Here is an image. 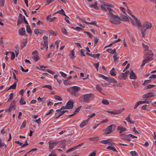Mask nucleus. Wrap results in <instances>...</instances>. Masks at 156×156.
Listing matches in <instances>:
<instances>
[{
  "instance_id": "nucleus-4",
  "label": "nucleus",
  "mask_w": 156,
  "mask_h": 156,
  "mask_svg": "<svg viewBox=\"0 0 156 156\" xmlns=\"http://www.w3.org/2000/svg\"><path fill=\"white\" fill-rule=\"evenodd\" d=\"M112 125L114 126L113 125H110L107 127L106 129L105 130L104 133L105 135L110 134L114 130V129H112Z\"/></svg>"
},
{
  "instance_id": "nucleus-62",
  "label": "nucleus",
  "mask_w": 156,
  "mask_h": 156,
  "mask_svg": "<svg viewBox=\"0 0 156 156\" xmlns=\"http://www.w3.org/2000/svg\"><path fill=\"white\" fill-rule=\"evenodd\" d=\"M60 41V40H57L55 42V44L56 45V48H57L58 47L59 42Z\"/></svg>"
},
{
  "instance_id": "nucleus-10",
  "label": "nucleus",
  "mask_w": 156,
  "mask_h": 156,
  "mask_svg": "<svg viewBox=\"0 0 156 156\" xmlns=\"http://www.w3.org/2000/svg\"><path fill=\"white\" fill-rule=\"evenodd\" d=\"M117 130L120 134L121 133L123 132L126 131L127 130L126 128L122 126H118L117 127Z\"/></svg>"
},
{
  "instance_id": "nucleus-5",
  "label": "nucleus",
  "mask_w": 156,
  "mask_h": 156,
  "mask_svg": "<svg viewBox=\"0 0 156 156\" xmlns=\"http://www.w3.org/2000/svg\"><path fill=\"white\" fill-rule=\"evenodd\" d=\"M58 143V142L55 141L48 142L49 150L51 151L57 145Z\"/></svg>"
},
{
  "instance_id": "nucleus-16",
  "label": "nucleus",
  "mask_w": 156,
  "mask_h": 156,
  "mask_svg": "<svg viewBox=\"0 0 156 156\" xmlns=\"http://www.w3.org/2000/svg\"><path fill=\"white\" fill-rule=\"evenodd\" d=\"M18 31L19 34L20 35L22 36H23L25 34V29L23 27H21L19 29Z\"/></svg>"
},
{
  "instance_id": "nucleus-3",
  "label": "nucleus",
  "mask_w": 156,
  "mask_h": 156,
  "mask_svg": "<svg viewBox=\"0 0 156 156\" xmlns=\"http://www.w3.org/2000/svg\"><path fill=\"white\" fill-rule=\"evenodd\" d=\"M110 21L111 23L116 25L120 23V20L118 15H113L110 17Z\"/></svg>"
},
{
  "instance_id": "nucleus-11",
  "label": "nucleus",
  "mask_w": 156,
  "mask_h": 156,
  "mask_svg": "<svg viewBox=\"0 0 156 156\" xmlns=\"http://www.w3.org/2000/svg\"><path fill=\"white\" fill-rule=\"evenodd\" d=\"M34 32L36 34H43L46 33L45 31L41 29H35Z\"/></svg>"
},
{
  "instance_id": "nucleus-57",
  "label": "nucleus",
  "mask_w": 156,
  "mask_h": 156,
  "mask_svg": "<svg viewBox=\"0 0 156 156\" xmlns=\"http://www.w3.org/2000/svg\"><path fill=\"white\" fill-rule=\"evenodd\" d=\"M34 122H36L39 126L41 122V118H39L37 119H35L34 120Z\"/></svg>"
},
{
  "instance_id": "nucleus-12",
  "label": "nucleus",
  "mask_w": 156,
  "mask_h": 156,
  "mask_svg": "<svg viewBox=\"0 0 156 156\" xmlns=\"http://www.w3.org/2000/svg\"><path fill=\"white\" fill-rule=\"evenodd\" d=\"M73 107V102L71 101H68L66 103V108L67 109H72Z\"/></svg>"
},
{
  "instance_id": "nucleus-64",
  "label": "nucleus",
  "mask_w": 156,
  "mask_h": 156,
  "mask_svg": "<svg viewBox=\"0 0 156 156\" xmlns=\"http://www.w3.org/2000/svg\"><path fill=\"white\" fill-rule=\"evenodd\" d=\"M155 85H154V84H151V85L148 84L147 85V88L151 89V88L152 87H155Z\"/></svg>"
},
{
  "instance_id": "nucleus-35",
  "label": "nucleus",
  "mask_w": 156,
  "mask_h": 156,
  "mask_svg": "<svg viewBox=\"0 0 156 156\" xmlns=\"http://www.w3.org/2000/svg\"><path fill=\"white\" fill-rule=\"evenodd\" d=\"M152 102V101L151 100H146L145 101H141V104H149L151 103Z\"/></svg>"
},
{
  "instance_id": "nucleus-59",
  "label": "nucleus",
  "mask_w": 156,
  "mask_h": 156,
  "mask_svg": "<svg viewBox=\"0 0 156 156\" xmlns=\"http://www.w3.org/2000/svg\"><path fill=\"white\" fill-rule=\"evenodd\" d=\"M132 84L135 88H137L139 87V85L135 81L133 82H132Z\"/></svg>"
},
{
  "instance_id": "nucleus-24",
  "label": "nucleus",
  "mask_w": 156,
  "mask_h": 156,
  "mask_svg": "<svg viewBox=\"0 0 156 156\" xmlns=\"http://www.w3.org/2000/svg\"><path fill=\"white\" fill-rule=\"evenodd\" d=\"M106 51L111 54L116 53V49H112L111 48H108L106 50Z\"/></svg>"
},
{
  "instance_id": "nucleus-17",
  "label": "nucleus",
  "mask_w": 156,
  "mask_h": 156,
  "mask_svg": "<svg viewBox=\"0 0 156 156\" xmlns=\"http://www.w3.org/2000/svg\"><path fill=\"white\" fill-rule=\"evenodd\" d=\"M89 6L94 9H98V3L97 2H95L94 4H90Z\"/></svg>"
},
{
  "instance_id": "nucleus-58",
  "label": "nucleus",
  "mask_w": 156,
  "mask_h": 156,
  "mask_svg": "<svg viewBox=\"0 0 156 156\" xmlns=\"http://www.w3.org/2000/svg\"><path fill=\"white\" fill-rule=\"evenodd\" d=\"M141 101H139L137 102L136 104V105L134 107V109H136L138 107V106L140 104H141Z\"/></svg>"
},
{
  "instance_id": "nucleus-13",
  "label": "nucleus",
  "mask_w": 156,
  "mask_h": 156,
  "mask_svg": "<svg viewBox=\"0 0 156 156\" xmlns=\"http://www.w3.org/2000/svg\"><path fill=\"white\" fill-rule=\"evenodd\" d=\"M152 27V24L148 22H145L144 23V27L146 28V29H150Z\"/></svg>"
},
{
  "instance_id": "nucleus-47",
  "label": "nucleus",
  "mask_w": 156,
  "mask_h": 156,
  "mask_svg": "<svg viewBox=\"0 0 156 156\" xmlns=\"http://www.w3.org/2000/svg\"><path fill=\"white\" fill-rule=\"evenodd\" d=\"M96 89L97 90L99 91L100 92L102 93L101 91V88L100 86L99 85H97L96 86Z\"/></svg>"
},
{
  "instance_id": "nucleus-44",
  "label": "nucleus",
  "mask_w": 156,
  "mask_h": 156,
  "mask_svg": "<svg viewBox=\"0 0 156 156\" xmlns=\"http://www.w3.org/2000/svg\"><path fill=\"white\" fill-rule=\"evenodd\" d=\"M48 40L44 41V46L46 48V49H48Z\"/></svg>"
},
{
  "instance_id": "nucleus-33",
  "label": "nucleus",
  "mask_w": 156,
  "mask_h": 156,
  "mask_svg": "<svg viewBox=\"0 0 156 156\" xmlns=\"http://www.w3.org/2000/svg\"><path fill=\"white\" fill-rule=\"evenodd\" d=\"M33 58L34 61H37L40 59L39 57L38 56V55H34L33 57Z\"/></svg>"
},
{
  "instance_id": "nucleus-31",
  "label": "nucleus",
  "mask_w": 156,
  "mask_h": 156,
  "mask_svg": "<svg viewBox=\"0 0 156 156\" xmlns=\"http://www.w3.org/2000/svg\"><path fill=\"white\" fill-rule=\"evenodd\" d=\"M107 148L108 149L112 150L113 151H114L117 152V151L116 150V149L115 147L113 146H108L107 147Z\"/></svg>"
},
{
  "instance_id": "nucleus-19",
  "label": "nucleus",
  "mask_w": 156,
  "mask_h": 156,
  "mask_svg": "<svg viewBox=\"0 0 156 156\" xmlns=\"http://www.w3.org/2000/svg\"><path fill=\"white\" fill-rule=\"evenodd\" d=\"M110 140L109 139H108L106 140H102L100 142L103 144H109L112 145L113 143L112 142H109Z\"/></svg>"
},
{
  "instance_id": "nucleus-38",
  "label": "nucleus",
  "mask_w": 156,
  "mask_h": 156,
  "mask_svg": "<svg viewBox=\"0 0 156 156\" xmlns=\"http://www.w3.org/2000/svg\"><path fill=\"white\" fill-rule=\"evenodd\" d=\"M134 20L136 21V23L137 24V25L138 27H140L141 26L140 23L139 21L138 20L136 17H135Z\"/></svg>"
},
{
  "instance_id": "nucleus-26",
  "label": "nucleus",
  "mask_w": 156,
  "mask_h": 156,
  "mask_svg": "<svg viewBox=\"0 0 156 156\" xmlns=\"http://www.w3.org/2000/svg\"><path fill=\"white\" fill-rule=\"evenodd\" d=\"M63 111H61L60 112H57L55 114V116L56 118H58L64 114Z\"/></svg>"
},
{
  "instance_id": "nucleus-29",
  "label": "nucleus",
  "mask_w": 156,
  "mask_h": 156,
  "mask_svg": "<svg viewBox=\"0 0 156 156\" xmlns=\"http://www.w3.org/2000/svg\"><path fill=\"white\" fill-rule=\"evenodd\" d=\"M149 62H150V61H149L148 59L145 57L144 59V60L143 61V63L141 65V66H144L147 63Z\"/></svg>"
},
{
  "instance_id": "nucleus-37",
  "label": "nucleus",
  "mask_w": 156,
  "mask_h": 156,
  "mask_svg": "<svg viewBox=\"0 0 156 156\" xmlns=\"http://www.w3.org/2000/svg\"><path fill=\"white\" fill-rule=\"evenodd\" d=\"M26 120H24V121H23V123L21 125V126L20 128V129H21L25 127L26 126Z\"/></svg>"
},
{
  "instance_id": "nucleus-27",
  "label": "nucleus",
  "mask_w": 156,
  "mask_h": 156,
  "mask_svg": "<svg viewBox=\"0 0 156 156\" xmlns=\"http://www.w3.org/2000/svg\"><path fill=\"white\" fill-rule=\"evenodd\" d=\"M17 85V82H16L14 83V84L10 86V87L8 88V90H9L11 89H16Z\"/></svg>"
},
{
  "instance_id": "nucleus-51",
  "label": "nucleus",
  "mask_w": 156,
  "mask_h": 156,
  "mask_svg": "<svg viewBox=\"0 0 156 156\" xmlns=\"http://www.w3.org/2000/svg\"><path fill=\"white\" fill-rule=\"evenodd\" d=\"M130 153L133 156H138V154L135 151H131Z\"/></svg>"
},
{
  "instance_id": "nucleus-20",
  "label": "nucleus",
  "mask_w": 156,
  "mask_h": 156,
  "mask_svg": "<svg viewBox=\"0 0 156 156\" xmlns=\"http://www.w3.org/2000/svg\"><path fill=\"white\" fill-rule=\"evenodd\" d=\"M124 110V108H122L119 110L114 111V115L119 114L123 112Z\"/></svg>"
},
{
  "instance_id": "nucleus-18",
  "label": "nucleus",
  "mask_w": 156,
  "mask_h": 156,
  "mask_svg": "<svg viewBox=\"0 0 156 156\" xmlns=\"http://www.w3.org/2000/svg\"><path fill=\"white\" fill-rule=\"evenodd\" d=\"M107 81L110 83H117V81L112 77H108Z\"/></svg>"
},
{
  "instance_id": "nucleus-42",
  "label": "nucleus",
  "mask_w": 156,
  "mask_h": 156,
  "mask_svg": "<svg viewBox=\"0 0 156 156\" xmlns=\"http://www.w3.org/2000/svg\"><path fill=\"white\" fill-rule=\"evenodd\" d=\"M37 100H40L41 102H45L46 100V99L45 98H41L40 97H39L37 98Z\"/></svg>"
},
{
  "instance_id": "nucleus-21",
  "label": "nucleus",
  "mask_w": 156,
  "mask_h": 156,
  "mask_svg": "<svg viewBox=\"0 0 156 156\" xmlns=\"http://www.w3.org/2000/svg\"><path fill=\"white\" fill-rule=\"evenodd\" d=\"M89 119L87 120H83L80 124V127H83L85 125H86L88 123V120Z\"/></svg>"
},
{
  "instance_id": "nucleus-25",
  "label": "nucleus",
  "mask_w": 156,
  "mask_h": 156,
  "mask_svg": "<svg viewBox=\"0 0 156 156\" xmlns=\"http://www.w3.org/2000/svg\"><path fill=\"white\" fill-rule=\"evenodd\" d=\"M110 74L112 76H115L116 75V73L115 71V69L114 68H113L110 70Z\"/></svg>"
},
{
  "instance_id": "nucleus-28",
  "label": "nucleus",
  "mask_w": 156,
  "mask_h": 156,
  "mask_svg": "<svg viewBox=\"0 0 156 156\" xmlns=\"http://www.w3.org/2000/svg\"><path fill=\"white\" fill-rule=\"evenodd\" d=\"M19 103L21 105H25L26 104L25 100L22 97L20 99L19 101Z\"/></svg>"
},
{
  "instance_id": "nucleus-50",
  "label": "nucleus",
  "mask_w": 156,
  "mask_h": 156,
  "mask_svg": "<svg viewBox=\"0 0 156 156\" xmlns=\"http://www.w3.org/2000/svg\"><path fill=\"white\" fill-rule=\"evenodd\" d=\"M62 32L65 34H67L68 33L64 27H62L61 29Z\"/></svg>"
},
{
  "instance_id": "nucleus-56",
  "label": "nucleus",
  "mask_w": 156,
  "mask_h": 156,
  "mask_svg": "<svg viewBox=\"0 0 156 156\" xmlns=\"http://www.w3.org/2000/svg\"><path fill=\"white\" fill-rule=\"evenodd\" d=\"M81 108V106H80L78 107H77L76 108L75 111V112H74V114H76L80 110Z\"/></svg>"
},
{
  "instance_id": "nucleus-48",
  "label": "nucleus",
  "mask_w": 156,
  "mask_h": 156,
  "mask_svg": "<svg viewBox=\"0 0 156 156\" xmlns=\"http://www.w3.org/2000/svg\"><path fill=\"white\" fill-rule=\"evenodd\" d=\"M146 30L144 29H143L141 30V32L142 34V37H144L146 35Z\"/></svg>"
},
{
  "instance_id": "nucleus-52",
  "label": "nucleus",
  "mask_w": 156,
  "mask_h": 156,
  "mask_svg": "<svg viewBox=\"0 0 156 156\" xmlns=\"http://www.w3.org/2000/svg\"><path fill=\"white\" fill-rule=\"evenodd\" d=\"M54 98L56 100L61 101L62 100V99L58 95H55L54 96Z\"/></svg>"
},
{
  "instance_id": "nucleus-41",
  "label": "nucleus",
  "mask_w": 156,
  "mask_h": 156,
  "mask_svg": "<svg viewBox=\"0 0 156 156\" xmlns=\"http://www.w3.org/2000/svg\"><path fill=\"white\" fill-rule=\"evenodd\" d=\"M42 87H46L49 89L50 90H52L53 89L52 86L49 85H45Z\"/></svg>"
},
{
  "instance_id": "nucleus-23",
  "label": "nucleus",
  "mask_w": 156,
  "mask_h": 156,
  "mask_svg": "<svg viewBox=\"0 0 156 156\" xmlns=\"http://www.w3.org/2000/svg\"><path fill=\"white\" fill-rule=\"evenodd\" d=\"M10 53L11 54V59L13 60L15 58V55L13 51L6 52L5 55H7L8 53Z\"/></svg>"
},
{
  "instance_id": "nucleus-34",
  "label": "nucleus",
  "mask_w": 156,
  "mask_h": 156,
  "mask_svg": "<svg viewBox=\"0 0 156 156\" xmlns=\"http://www.w3.org/2000/svg\"><path fill=\"white\" fill-rule=\"evenodd\" d=\"M27 32L28 33H29L30 34H31L32 33V30L30 27V26L27 25Z\"/></svg>"
},
{
  "instance_id": "nucleus-9",
  "label": "nucleus",
  "mask_w": 156,
  "mask_h": 156,
  "mask_svg": "<svg viewBox=\"0 0 156 156\" xmlns=\"http://www.w3.org/2000/svg\"><path fill=\"white\" fill-rule=\"evenodd\" d=\"M155 96V95L153 92H149L146 93L142 96V98H150Z\"/></svg>"
},
{
  "instance_id": "nucleus-54",
  "label": "nucleus",
  "mask_w": 156,
  "mask_h": 156,
  "mask_svg": "<svg viewBox=\"0 0 156 156\" xmlns=\"http://www.w3.org/2000/svg\"><path fill=\"white\" fill-rule=\"evenodd\" d=\"M76 147H75L70 148L66 151V153H68L72 151L75 150H76Z\"/></svg>"
},
{
  "instance_id": "nucleus-63",
  "label": "nucleus",
  "mask_w": 156,
  "mask_h": 156,
  "mask_svg": "<svg viewBox=\"0 0 156 156\" xmlns=\"http://www.w3.org/2000/svg\"><path fill=\"white\" fill-rule=\"evenodd\" d=\"M100 76L103 79L106 80V81H107V80L108 79V77H107L105 76H104L102 74H100Z\"/></svg>"
},
{
  "instance_id": "nucleus-36",
  "label": "nucleus",
  "mask_w": 156,
  "mask_h": 156,
  "mask_svg": "<svg viewBox=\"0 0 156 156\" xmlns=\"http://www.w3.org/2000/svg\"><path fill=\"white\" fill-rule=\"evenodd\" d=\"M100 55V54L99 53L96 54H92L91 57L94 58H98Z\"/></svg>"
},
{
  "instance_id": "nucleus-2",
  "label": "nucleus",
  "mask_w": 156,
  "mask_h": 156,
  "mask_svg": "<svg viewBox=\"0 0 156 156\" xmlns=\"http://www.w3.org/2000/svg\"><path fill=\"white\" fill-rule=\"evenodd\" d=\"M91 94H88L81 95L80 98L79 99L80 103H88L91 100Z\"/></svg>"
},
{
  "instance_id": "nucleus-30",
  "label": "nucleus",
  "mask_w": 156,
  "mask_h": 156,
  "mask_svg": "<svg viewBox=\"0 0 156 156\" xmlns=\"http://www.w3.org/2000/svg\"><path fill=\"white\" fill-rule=\"evenodd\" d=\"M149 62H150V61H149L148 59L145 57L144 59V60L143 61V63L141 65V66H144L147 63Z\"/></svg>"
},
{
  "instance_id": "nucleus-45",
  "label": "nucleus",
  "mask_w": 156,
  "mask_h": 156,
  "mask_svg": "<svg viewBox=\"0 0 156 156\" xmlns=\"http://www.w3.org/2000/svg\"><path fill=\"white\" fill-rule=\"evenodd\" d=\"M102 102L103 103V104L105 105H108L109 104L108 101L106 99H104L102 101Z\"/></svg>"
},
{
  "instance_id": "nucleus-7",
  "label": "nucleus",
  "mask_w": 156,
  "mask_h": 156,
  "mask_svg": "<svg viewBox=\"0 0 156 156\" xmlns=\"http://www.w3.org/2000/svg\"><path fill=\"white\" fill-rule=\"evenodd\" d=\"M129 70H127L125 73H122L120 75L118 76V78L120 79H124L125 80L128 74H129Z\"/></svg>"
},
{
  "instance_id": "nucleus-32",
  "label": "nucleus",
  "mask_w": 156,
  "mask_h": 156,
  "mask_svg": "<svg viewBox=\"0 0 156 156\" xmlns=\"http://www.w3.org/2000/svg\"><path fill=\"white\" fill-rule=\"evenodd\" d=\"M56 150H54L52 151L51 153L49 154L48 156H56V154H55V151Z\"/></svg>"
},
{
  "instance_id": "nucleus-1",
  "label": "nucleus",
  "mask_w": 156,
  "mask_h": 156,
  "mask_svg": "<svg viewBox=\"0 0 156 156\" xmlns=\"http://www.w3.org/2000/svg\"><path fill=\"white\" fill-rule=\"evenodd\" d=\"M80 90V87L77 86L72 87L67 89L68 92L75 97H78L79 96V94H77V92Z\"/></svg>"
},
{
  "instance_id": "nucleus-40",
  "label": "nucleus",
  "mask_w": 156,
  "mask_h": 156,
  "mask_svg": "<svg viewBox=\"0 0 156 156\" xmlns=\"http://www.w3.org/2000/svg\"><path fill=\"white\" fill-rule=\"evenodd\" d=\"M129 136H129V134L127 135L124 136L123 139L129 141H130L131 140V139L128 138Z\"/></svg>"
},
{
  "instance_id": "nucleus-15",
  "label": "nucleus",
  "mask_w": 156,
  "mask_h": 156,
  "mask_svg": "<svg viewBox=\"0 0 156 156\" xmlns=\"http://www.w3.org/2000/svg\"><path fill=\"white\" fill-rule=\"evenodd\" d=\"M129 73L130 79H136V75L133 70H131Z\"/></svg>"
},
{
  "instance_id": "nucleus-46",
  "label": "nucleus",
  "mask_w": 156,
  "mask_h": 156,
  "mask_svg": "<svg viewBox=\"0 0 156 156\" xmlns=\"http://www.w3.org/2000/svg\"><path fill=\"white\" fill-rule=\"evenodd\" d=\"M65 11L63 9H61L60 10H59L57 12H56V13H59L63 15L65 14Z\"/></svg>"
},
{
  "instance_id": "nucleus-6",
  "label": "nucleus",
  "mask_w": 156,
  "mask_h": 156,
  "mask_svg": "<svg viewBox=\"0 0 156 156\" xmlns=\"http://www.w3.org/2000/svg\"><path fill=\"white\" fill-rule=\"evenodd\" d=\"M25 17L20 13L19 14L18 17V20L17 22V25L21 24L23 23L24 20H25Z\"/></svg>"
},
{
  "instance_id": "nucleus-14",
  "label": "nucleus",
  "mask_w": 156,
  "mask_h": 156,
  "mask_svg": "<svg viewBox=\"0 0 156 156\" xmlns=\"http://www.w3.org/2000/svg\"><path fill=\"white\" fill-rule=\"evenodd\" d=\"M69 55L70 58L72 59H73L75 58L76 56L75 55V52L73 49L69 52Z\"/></svg>"
},
{
  "instance_id": "nucleus-49",
  "label": "nucleus",
  "mask_w": 156,
  "mask_h": 156,
  "mask_svg": "<svg viewBox=\"0 0 156 156\" xmlns=\"http://www.w3.org/2000/svg\"><path fill=\"white\" fill-rule=\"evenodd\" d=\"M105 6L108 7H112V8H114V6L112 4L107 3L105 5Z\"/></svg>"
},
{
  "instance_id": "nucleus-55",
  "label": "nucleus",
  "mask_w": 156,
  "mask_h": 156,
  "mask_svg": "<svg viewBox=\"0 0 156 156\" xmlns=\"http://www.w3.org/2000/svg\"><path fill=\"white\" fill-rule=\"evenodd\" d=\"M125 15V14L124 15L123 14L122 15V19H123V21H127L128 20V18L127 16Z\"/></svg>"
},
{
  "instance_id": "nucleus-22",
  "label": "nucleus",
  "mask_w": 156,
  "mask_h": 156,
  "mask_svg": "<svg viewBox=\"0 0 156 156\" xmlns=\"http://www.w3.org/2000/svg\"><path fill=\"white\" fill-rule=\"evenodd\" d=\"M107 9H108L109 12V13H107V14L109 16V17H110L114 14L112 12V10L110 8L108 7H106Z\"/></svg>"
},
{
  "instance_id": "nucleus-43",
  "label": "nucleus",
  "mask_w": 156,
  "mask_h": 156,
  "mask_svg": "<svg viewBox=\"0 0 156 156\" xmlns=\"http://www.w3.org/2000/svg\"><path fill=\"white\" fill-rule=\"evenodd\" d=\"M100 7L101 8V9L103 11L106 12H107V9L106 7H105L104 5H101L100 6Z\"/></svg>"
},
{
  "instance_id": "nucleus-8",
  "label": "nucleus",
  "mask_w": 156,
  "mask_h": 156,
  "mask_svg": "<svg viewBox=\"0 0 156 156\" xmlns=\"http://www.w3.org/2000/svg\"><path fill=\"white\" fill-rule=\"evenodd\" d=\"M147 54L145 56V58L148 59L149 61H151L153 60L152 57L153 54L151 50L148 51V52H147Z\"/></svg>"
},
{
  "instance_id": "nucleus-53",
  "label": "nucleus",
  "mask_w": 156,
  "mask_h": 156,
  "mask_svg": "<svg viewBox=\"0 0 156 156\" xmlns=\"http://www.w3.org/2000/svg\"><path fill=\"white\" fill-rule=\"evenodd\" d=\"M5 3V0H0V5L1 7H3L4 6Z\"/></svg>"
},
{
  "instance_id": "nucleus-60",
  "label": "nucleus",
  "mask_w": 156,
  "mask_h": 156,
  "mask_svg": "<svg viewBox=\"0 0 156 156\" xmlns=\"http://www.w3.org/2000/svg\"><path fill=\"white\" fill-rule=\"evenodd\" d=\"M142 46L143 48L145 49L146 50H148L149 47L147 45H146L144 43H142Z\"/></svg>"
},
{
  "instance_id": "nucleus-61",
  "label": "nucleus",
  "mask_w": 156,
  "mask_h": 156,
  "mask_svg": "<svg viewBox=\"0 0 156 156\" xmlns=\"http://www.w3.org/2000/svg\"><path fill=\"white\" fill-rule=\"evenodd\" d=\"M151 82L150 80H147L144 81V83L142 84V85H144L145 84H147Z\"/></svg>"
},
{
  "instance_id": "nucleus-39",
  "label": "nucleus",
  "mask_w": 156,
  "mask_h": 156,
  "mask_svg": "<svg viewBox=\"0 0 156 156\" xmlns=\"http://www.w3.org/2000/svg\"><path fill=\"white\" fill-rule=\"evenodd\" d=\"M116 84L114 85L115 87H123V85L119 82L117 81V83H116Z\"/></svg>"
}]
</instances>
